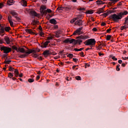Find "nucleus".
<instances>
[{
  "mask_svg": "<svg viewBox=\"0 0 128 128\" xmlns=\"http://www.w3.org/2000/svg\"><path fill=\"white\" fill-rule=\"evenodd\" d=\"M76 38L78 39L77 40L74 39H72L71 40H70L69 42L70 44H80L82 42V40H88V38H90V37H88V36L81 35L79 36H78Z\"/></svg>",
  "mask_w": 128,
  "mask_h": 128,
  "instance_id": "f257e3e1",
  "label": "nucleus"
},
{
  "mask_svg": "<svg viewBox=\"0 0 128 128\" xmlns=\"http://www.w3.org/2000/svg\"><path fill=\"white\" fill-rule=\"evenodd\" d=\"M109 18L112 20L116 22H118L119 20H122V16L120 13H118V14H114L109 16Z\"/></svg>",
  "mask_w": 128,
  "mask_h": 128,
  "instance_id": "f03ea898",
  "label": "nucleus"
},
{
  "mask_svg": "<svg viewBox=\"0 0 128 128\" xmlns=\"http://www.w3.org/2000/svg\"><path fill=\"white\" fill-rule=\"evenodd\" d=\"M96 42L94 38H90L86 40V42H84V44L86 43V46H90V48H92L94 46H95Z\"/></svg>",
  "mask_w": 128,
  "mask_h": 128,
  "instance_id": "7ed1b4c3",
  "label": "nucleus"
},
{
  "mask_svg": "<svg viewBox=\"0 0 128 128\" xmlns=\"http://www.w3.org/2000/svg\"><path fill=\"white\" fill-rule=\"evenodd\" d=\"M0 50L2 52L3 51L4 54H8L12 52V48L8 46H2L0 47Z\"/></svg>",
  "mask_w": 128,
  "mask_h": 128,
  "instance_id": "20e7f679",
  "label": "nucleus"
},
{
  "mask_svg": "<svg viewBox=\"0 0 128 128\" xmlns=\"http://www.w3.org/2000/svg\"><path fill=\"white\" fill-rule=\"evenodd\" d=\"M46 10V6L42 5L40 6V12L42 14H46V10Z\"/></svg>",
  "mask_w": 128,
  "mask_h": 128,
  "instance_id": "39448f33",
  "label": "nucleus"
},
{
  "mask_svg": "<svg viewBox=\"0 0 128 128\" xmlns=\"http://www.w3.org/2000/svg\"><path fill=\"white\" fill-rule=\"evenodd\" d=\"M82 28H84L83 27H81L78 28V29H77L76 30H75L74 33H73V35L74 36H76V34H82Z\"/></svg>",
  "mask_w": 128,
  "mask_h": 128,
  "instance_id": "423d86ee",
  "label": "nucleus"
},
{
  "mask_svg": "<svg viewBox=\"0 0 128 128\" xmlns=\"http://www.w3.org/2000/svg\"><path fill=\"white\" fill-rule=\"evenodd\" d=\"M76 22H74V24H78L79 26H82V20L80 19V17H77Z\"/></svg>",
  "mask_w": 128,
  "mask_h": 128,
  "instance_id": "0eeeda50",
  "label": "nucleus"
},
{
  "mask_svg": "<svg viewBox=\"0 0 128 128\" xmlns=\"http://www.w3.org/2000/svg\"><path fill=\"white\" fill-rule=\"evenodd\" d=\"M28 52V51H26L24 50V48L19 47L18 48V52H22V54H26Z\"/></svg>",
  "mask_w": 128,
  "mask_h": 128,
  "instance_id": "6e6552de",
  "label": "nucleus"
},
{
  "mask_svg": "<svg viewBox=\"0 0 128 128\" xmlns=\"http://www.w3.org/2000/svg\"><path fill=\"white\" fill-rule=\"evenodd\" d=\"M29 13L31 16H38V14L36 11L34 10H30L29 11Z\"/></svg>",
  "mask_w": 128,
  "mask_h": 128,
  "instance_id": "1a4fd4ad",
  "label": "nucleus"
},
{
  "mask_svg": "<svg viewBox=\"0 0 128 128\" xmlns=\"http://www.w3.org/2000/svg\"><path fill=\"white\" fill-rule=\"evenodd\" d=\"M104 7L100 8L97 10L96 14H100L104 13Z\"/></svg>",
  "mask_w": 128,
  "mask_h": 128,
  "instance_id": "9d476101",
  "label": "nucleus"
},
{
  "mask_svg": "<svg viewBox=\"0 0 128 128\" xmlns=\"http://www.w3.org/2000/svg\"><path fill=\"white\" fill-rule=\"evenodd\" d=\"M36 52L37 51L36 50L28 49V52H26V54H32L33 52V54H36Z\"/></svg>",
  "mask_w": 128,
  "mask_h": 128,
  "instance_id": "9b49d317",
  "label": "nucleus"
},
{
  "mask_svg": "<svg viewBox=\"0 0 128 128\" xmlns=\"http://www.w3.org/2000/svg\"><path fill=\"white\" fill-rule=\"evenodd\" d=\"M4 40L7 44H10V38L5 36L4 38Z\"/></svg>",
  "mask_w": 128,
  "mask_h": 128,
  "instance_id": "f8f14e48",
  "label": "nucleus"
},
{
  "mask_svg": "<svg viewBox=\"0 0 128 128\" xmlns=\"http://www.w3.org/2000/svg\"><path fill=\"white\" fill-rule=\"evenodd\" d=\"M50 42V41H46L44 43H43L41 45V48H46L48 44Z\"/></svg>",
  "mask_w": 128,
  "mask_h": 128,
  "instance_id": "ddd939ff",
  "label": "nucleus"
},
{
  "mask_svg": "<svg viewBox=\"0 0 128 128\" xmlns=\"http://www.w3.org/2000/svg\"><path fill=\"white\" fill-rule=\"evenodd\" d=\"M25 30L27 34H34V32H32V29L26 28Z\"/></svg>",
  "mask_w": 128,
  "mask_h": 128,
  "instance_id": "4468645a",
  "label": "nucleus"
},
{
  "mask_svg": "<svg viewBox=\"0 0 128 128\" xmlns=\"http://www.w3.org/2000/svg\"><path fill=\"white\" fill-rule=\"evenodd\" d=\"M42 54H44V58H48V56L50 55V51L48 50H46Z\"/></svg>",
  "mask_w": 128,
  "mask_h": 128,
  "instance_id": "2eb2a0df",
  "label": "nucleus"
},
{
  "mask_svg": "<svg viewBox=\"0 0 128 128\" xmlns=\"http://www.w3.org/2000/svg\"><path fill=\"white\" fill-rule=\"evenodd\" d=\"M50 24H57L56 20L54 18L50 19Z\"/></svg>",
  "mask_w": 128,
  "mask_h": 128,
  "instance_id": "dca6fc26",
  "label": "nucleus"
},
{
  "mask_svg": "<svg viewBox=\"0 0 128 128\" xmlns=\"http://www.w3.org/2000/svg\"><path fill=\"white\" fill-rule=\"evenodd\" d=\"M120 15L121 16H126V14H128V11H124V12H120Z\"/></svg>",
  "mask_w": 128,
  "mask_h": 128,
  "instance_id": "f3484780",
  "label": "nucleus"
},
{
  "mask_svg": "<svg viewBox=\"0 0 128 128\" xmlns=\"http://www.w3.org/2000/svg\"><path fill=\"white\" fill-rule=\"evenodd\" d=\"M11 4H14V0H8L7 4H8V6H12Z\"/></svg>",
  "mask_w": 128,
  "mask_h": 128,
  "instance_id": "a211bd4d",
  "label": "nucleus"
},
{
  "mask_svg": "<svg viewBox=\"0 0 128 128\" xmlns=\"http://www.w3.org/2000/svg\"><path fill=\"white\" fill-rule=\"evenodd\" d=\"M14 74H15V76L16 78H18V74H20V73H18V69H16L14 72Z\"/></svg>",
  "mask_w": 128,
  "mask_h": 128,
  "instance_id": "6ab92c4d",
  "label": "nucleus"
},
{
  "mask_svg": "<svg viewBox=\"0 0 128 128\" xmlns=\"http://www.w3.org/2000/svg\"><path fill=\"white\" fill-rule=\"evenodd\" d=\"M10 14H12V16H18V13L14 11H11L10 12Z\"/></svg>",
  "mask_w": 128,
  "mask_h": 128,
  "instance_id": "aec40b11",
  "label": "nucleus"
},
{
  "mask_svg": "<svg viewBox=\"0 0 128 128\" xmlns=\"http://www.w3.org/2000/svg\"><path fill=\"white\" fill-rule=\"evenodd\" d=\"M97 4L100 5V4H104V2H102L101 0H98L96 2Z\"/></svg>",
  "mask_w": 128,
  "mask_h": 128,
  "instance_id": "412c9836",
  "label": "nucleus"
},
{
  "mask_svg": "<svg viewBox=\"0 0 128 128\" xmlns=\"http://www.w3.org/2000/svg\"><path fill=\"white\" fill-rule=\"evenodd\" d=\"M63 9L64 10H70V7L68 6H63Z\"/></svg>",
  "mask_w": 128,
  "mask_h": 128,
  "instance_id": "4be33fe9",
  "label": "nucleus"
},
{
  "mask_svg": "<svg viewBox=\"0 0 128 128\" xmlns=\"http://www.w3.org/2000/svg\"><path fill=\"white\" fill-rule=\"evenodd\" d=\"M21 4L22 6H26V1L22 0Z\"/></svg>",
  "mask_w": 128,
  "mask_h": 128,
  "instance_id": "5701e85b",
  "label": "nucleus"
},
{
  "mask_svg": "<svg viewBox=\"0 0 128 128\" xmlns=\"http://www.w3.org/2000/svg\"><path fill=\"white\" fill-rule=\"evenodd\" d=\"M28 54H20L18 56V58H26V56Z\"/></svg>",
  "mask_w": 128,
  "mask_h": 128,
  "instance_id": "b1692460",
  "label": "nucleus"
},
{
  "mask_svg": "<svg viewBox=\"0 0 128 128\" xmlns=\"http://www.w3.org/2000/svg\"><path fill=\"white\" fill-rule=\"evenodd\" d=\"M4 31L7 32H10V26H5L4 27Z\"/></svg>",
  "mask_w": 128,
  "mask_h": 128,
  "instance_id": "393cba45",
  "label": "nucleus"
},
{
  "mask_svg": "<svg viewBox=\"0 0 128 128\" xmlns=\"http://www.w3.org/2000/svg\"><path fill=\"white\" fill-rule=\"evenodd\" d=\"M12 50H15L17 51V52H18V48L16 47V46H12Z\"/></svg>",
  "mask_w": 128,
  "mask_h": 128,
  "instance_id": "a878e982",
  "label": "nucleus"
},
{
  "mask_svg": "<svg viewBox=\"0 0 128 128\" xmlns=\"http://www.w3.org/2000/svg\"><path fill=\"white\" fill-rule=\"evenodd\" d=\"M110 58H111L113 60H118V58L112 55H110Z\"/></svg>",
  "mask_w": 128,
  "mask_h": 128,
  "instance_id": "bb28decb",
  "label": "nucleus"
},
{
  "mask_svg": "<svg viewBox=\"0 0 128 128\" xmlns=\"http://www.w3.org/2000/svg\"><path fill=\"white\" fill-rule=\"evenodd\" d=\"M76 20H78V18H74L70 21V24H74V22H76Z\"/></svg>",
  "mask_w": 128,
  "mask_h": 128,
  "instance_id": "cd10ccee",
  "label": "nucleus"
},
{
  "mask_svg": "<svg viewBox=\"0 0 128 128\" xmlns=\"http://www.w3.org/2000/svg\"><path fill=\"white\" fill-rule=\"evenodd\" d=\"M10 62H12V60H6V59L5 61L4 62V64H10Z\"/></svg>",
  "mask_w": 128,
  "mask_h": 128,
  "instance_id": "c85d7f7f",
  "label": "nucleus"
},
{
  "mask_svg": "<svg viewBox=\"0 0 128 128\" xmlns=\"http://www.w3.org/2000/svg\"><path fill=\"white\" fill-rule=\"evenodd\" d=\"M82 50H84V48H80V49L76 48L74 49V50H75V52H82Z\"/></svg>",
  "mask_w": 128,
  "mask_h": 128,
  "instance_id": "c756f323",
  "label": "nucleus"
},
{
  "mask_svg": "<svg viewBox=\"0 0 128 128\" xmlns=\"http://www.w3.org/2000/svg\"><path fill=\"white\" fill-rule=\"evenodd\" d=\"M57 10H58V12H60V10H64V6L58 7Z\"/></svg>",
  "mask_w": 128,
  "mask_h": 128,
  "instance_id": "7c9ffc66",
  "label": "nucleus"
},
{
  "mask_svg": "<svg viewBox=\"0 0 128 128\" xmlns=\"http://www.w3.org/2000/svg\"><path fill=\"white\" fill-rule=\"evenodd\" d=\"M112 38V36L110 35H108L106 38V40H110Z\"/></svg>",
  "mask_w": 128,
  "mask_h": 128,
  "instance_id": "2f4dec72",
  "label": "nucleus"
},
{
  "mask_svg": "<svg viewBox=\"0 0 128 128\" xmlns=\"http://www.w3.org/2000/svg\"><path fill=\"white\" fill-rule=\"evenodd\" d=\"M67 56L68 58H74V54H69Z\"/></svg>",
  "mask_w": 128,
  "mask_h": 128,
  "instance_id": "473e14b6",
  "label": "nucleus"
},
{
  "mask_svg": "<svg viewBox=\"0 0 128 128\" xmlns=\"http://www.w3.org/2000/svg\"><path fill=\"white\" fill-rule=\"evenodd\" d=\"M110 2H112V4H116V2H118V0H110Z\"/></svg>",
  "mask_w": 128,
  "mask_h": 128,
  "instance_id": "72a5a7b5",
  "label": "nucleus"
},
{
  "mask_svg": "<svg viewBox=\"0 0 128 128\" xmlns=\"http://www.w3.org/2000/svg\"><path fill=\"white\" fill-rule=\"evenodd\" d=\"M28 82H34V78H29L28 80Z\"/></svg>",
  "mask_w": 128,
  "mask_h": 128,
  "instance_id": "f704fd0d",
  "label": "nucleus"
},
{
  "mask_svg": "<svg viewBox=\"0 0 128 128\" xmlns=\"http://www.w3.org/2000/svg\"><path fill=\"white\" fill-rule=\"evenodd\" d=\"M8 78H12V76H14V74H12V72H10L8 74Z\"/></svg>",
  "mask_w": 128,
  "mask_h": 128,
  "instance_id": "c9c22d12",
  "label": "nucleus"
},
{
  "mask_svg": "<svg viewBox=\"0 0 128 128\" xmlns=\"http://www.w3.org/2000/svg\"><path fill=\"white\" fill-rule=\"evenodd\" d=\"M2 58H6V60H8V54H4L3 55H2Z\"/></svg>",
  "mask_w": 128,
  "mask_h": 128,
  "instance_id": "e433bc0d",
  "label": "nucleus"
},
{
  "mask_svg": "<svg viewBox=\"0 0 128 128\" xmlns=\"http://www.w3.org/2000/svg\"><path fill=\"white\" fill-rule=\"evenodd\" d=\"M86 13L89 14H94V11H92V10H88V11H87Z\"/></svg>",
  "mask_w": 128,
  "mask_h": 128,
  "instance_id": "4c0bfd02",
  "label": "nucleus"
},
{
  "mask_svg": "<svg viewBox=\"0 0 128 128\" xmlns=\"http://www.w3.org/2000/svg\"><path fill=\"white\" fill-rule=\"evenodd\" d=\"M102 16H104V18H106V16H108V12L106 13H104V14H102Z\"/></svg>",
  "mask_w": 128,
  "mask_h": 128,
  "instance_id": "58836bf2",
  "label": "nucleus"
},
{
  "mask_svg": "<svg viewBox=\"0 0 128 128\" xmlns=\"http://www.w3.org/2000/svg\"><path fill=\"white\" fill-rule=\"evenodd\" d=\"M76 79L77 80H82V78H80V76H76Z\"/></svg>",
  "mask_w": 128,
  "mask_h": 128,
  "instance_id": "ea45409f",
  "label": "nucleus"
},
{
  "mask_svg": "<svg viewBox=\"0 0 128 128\" xmlns=\"http://www.w3.org/2000/svg\"><path fill=\"white\" fill-rule=\"evenodd\" d=\"M64 44H68V42H70V39H66L64 41Z\"/></svg>",
  "mask_w": 128,
  "mask_h": 128,
  "instance_id": "a19ab883",
  "label": "nucleus"
},
{
  "mask_svg": "<svg viewBox=\"0 0 128 128\" xmlns=\"http://www.w3.org/2000/svg\"><path fill=\"white\" fill-rule=\"evenodd\" d=\"M46 14L48 12V14H50V12H52V10H50V9H47L46 10Z\"/></svg>",
  "mask_w": 128,
  "mask_h": 128,
  "instance_id": "79ce46f5",
  "label": "nucleus"
},
{
  "mask_svg": "<svg viewBox=\"0 0 128 128\" xmlns=\"http://www.w3.org/2000/svg\"><path fill=\"white\" fill-rule=\"evenodd\" d=\"M90 64H85V68H86L87 67L90 68Z\"/></svg>",
  "mask_w": 128,
  "mask_h": 128,
  "instance_id": "37998d69",
  "label": "nucleus"
},
{
  "mask_svg": "<svg viewBox=\"0 0 128 128\" xmlns=\"http://www.w3.org/2000/svg\"><path fill=\"white\" fill-rule=\"evenodd\" d=\"M40 36H44V34L42 32V30L40 32Z\"/></svg>",
  "mask_w": 128,
  "mask_h": 128,
  "instance_id": "c03bdc74",
  "label": "nucleus"
},
{
  "mask_svg": "<svg viewBox=\"0 0 128 128\" xmlns=\"http://www.w3.org/2000/svg\"><path fill=\"white\" fill-rule=\"evenodd\" d=\"M38 54H33L32 57L34 58H38Z\"/></svg>",
  "mask_w": 128,
  "mask_h": 128,
  "instance_id": "a18cd8bd",
  "label": "nucleus"
},
{
  "mask_svg": "<svg viewBox=\"0 0 128 128\" xmlns=\"http://www.w3.org/2000/svg\"><path fill=\"white\" fill-rule=\"evenodd\" d=\"M8 22H10V26H14V22H12V20H9Z\"/></svg>",
  "mask_w": 128,
  "mask_h": 128,
  "instance_id": "49530a36",
  "label": "nucleus"
},
{
  "mask_svg": "<svg viewBox=\"0 0 128 128\" xmlns=\"http://www.w3.org/2000/svg\"><path fill=\"white\" fill-rule=\"evenodd\" d=\"M14 68L10 67V68H9L8 70H10V72H14Z\"/></svg>",
  "mask_w": 128,
  "mask_h": 128,
  "instance_id": "de8ad7c7",
  "label": "nucleus"
},
{
  "mask_svg": "<svg viewBox=\"0 0 128 128\" xmlns=\"http://www.w3.org/2000/svg\"><path fill=\"white\" fill-rule=\"evenodd\" d=\"M73 60H74V62H78V59L76 58H74Z\"/></svg>",
  "mask_w": 128,
  "mask_h": 128,
  "instance_id": "09e8293b",
  "label": "nucleus"
},
{
  "mask_svg": "<svg viewBox=\"0 0 128 128\" xmlns=\"http://www.w3.org/2000/svg\"><path fill=\"white\" fill-rule=\"evenodd\" d=\"M8 21L12 20V16H8Z\"/></svg>",
  "mask_w": 128,
  "mask_h": 128,
  "instance_id": "8fccbe9b",
  "label": "nucleus"
},
{
  "mask_svg": "<svg viewBox=\"0 0 128 128\" xmlns=\"http://www.w3.org/2000/svg\"><path fill=\"white\" fill-rule=\"evenodd\" d=\"M42 4H46V2H48V0H41Z\"/></svg>",
  "mask_w": 128,
  "mask_h": 128,
  "instance_id": "3c124183",
  "label": "nucleus"
},
{
  "mask_svg": "<svg viewBox=\"0 0 128 128\" xmlns=\"http://www.w3.org/2000/svg\"><path fill=\"white\" fill-rule=\"evenodd\" d=\"M123 26V28L124 30H126V28H128V26L127 25H124V26Z\"/></svg>",
  "mask_w": 128,
  "mask_h": 128,
  "instance_id": "603ef678",
  "label": "nucleus"
},
{
  "mask_svg": "<svg viewBox=\"0 0 128 128\" xmlns=\"http://www.w3.org/2000/svg\"><path fill=\"white\" fill-rule=\"evenodd\" d=\"M33 24L34 26V24H38V22L36 21L35 20H32Z\"/></svg>",
  "mask_w": 128,
  "mask_h": 128,
  "instance_id": "864d4df0",
  "label": "nucleus"
},
{
  "mask_svg": "<svg viewBox=\"0 0 128 128\" xmlns=\"http://www.w3.org/2000/svg\"><path fill=\"white\" fill-rule=\"evenodd\" d=\"M14 18L16 19L17 20H20V18L18 17V16H15Z\"/></svg>",
  "mask_w": 128,
  "mask_h": 128,
  "instance_id": "5fc2aeb1",
  "label": "nucleus"
},
{
  "mask_svg": "<svg viewBox=\"0 0 128 128\" xmlns=\"http://www.w3.org/2000/svg\"><path fill=\"white\" fill-rule=\"evenodd\" d=\"M106 22H102V24H101V26H106Z\"/></svg>",
  "mask_w": 128,
  "mask_h": 128,
  "instance_id": "6e6d98bb",
  "label": "nucleus"
},
{
  "mask_svg": "<svg viewBox=\"0 0 128 128\" xmlns=\"http://www.w3.org/2000/svg\"><path fill=\"white\" fill-rule=\"evenodd\" d=\"M54 28L55 30H58V25H54Z\"/></svg>",
  "mask_w": 128,
  "mask_h": 128,
  "instance_id": "4d7b16f0",
  "label": "nucleus"
},
{
  "mask_svg": "<svg viewBox=\"0 0 128 128\" xmlns=\"http://www.w3.org/2000/svg\"><path fill=\"white\" fill-rule=\"evenodd\" d=\"M116 70H117V72H120V67H116Z\"/></svg>",
  "mask_w": 128,
  "mask_h": 128,
  "instance_id": "13d9d810",
  "label": "nucleus"
},
{
  "mask_svg": "<svg viewBox=\"0 0 128 128\" xmlns=\"http://www.w3.org/2000/svg\"><path fill=\"white\" fill-rule=\"evenodd\" d=\"M0 44H4V39H2L0 40Z\"/></svg>",
  "mask_w": 128,
  "mask_h": 128,
  "instance_id": "bf43d9fd",
  "label": "nucleus"
},
{
  "mask_svg": "<svg viewBox=\"0 0 128 128\" xmlns=\"http://www.w3.org/2000/svg\"><path fill=\"white\" fill-rule=\"evenodd\" d=\"M38 60H42V56H38L37 57Z\"/></svg>",
  "mask_w": 128,
  "mask_h": 128,
  "instance_id": "052dcab7",
  "label": "nucleus"
},
{
  "mask_svg": "<svg viewBox=\"0 0 128 128\" xmlns=\"http://www.w3.org/2000/svg\"><path fill=\"white\" fill-rule=\"evenodd\" d=\"M85 8H79V10H85Z\"/></svg>",
  "mask_w": 128,
  "mask_h": 128,
  "instance_id": "680f3d73",
  "label": "nucleus"
},
{
  "mask_svg": "<svg viewBox=\"0 0 128 128\" xmlns=\"http://www.w3.org/2000/svg\"><path fill=\"white\" fill-rule=\"evenodd\" d=\"M92 30H93V32H96V30H98V29H96V28H92Z\"/></svg>",
  "mask_w": 128,
  "mask_h": 128,
  "instance_id": "e2e57ef3",
  "label": "nucleus"
},
{
  "mask_svg": "<svg viewBox=\"0 0 128 128\" xmlns=\"http://www.w3.org/2000/svg\"><path fill=\"white\" fill-rule=\"evenodd\" d=\"M80 54L81 56H82V57L84 56V52H80Z\"/></svg>",
  "mask_w": 128,
  "mask_h": 128,
  "instance_id": "0e129e2a",
  "label": "nucleus"
},
{
  "mask_svg": "<svg viewBox=\"0 0 128 128\" xmlns=\"http://www.w3.org/2000/svg\"><path fill=\"white\" fill-rule=\"evenodd\" d=\"M4 6V4L2 3H0V8H2Z\"/></svg>",
  "mask_w": 128,
  "mask_h": 128,
  "instance_id": "69168bd1",
  "label": "nucleus"
},
{
  "mask_svg": "<svg viewBox=\"0 0 128 128\" xmlns=\"http://www.w3.org/2000/svg\"><path fill=\"white\" fill-rule=\"evenodd\" d=\"M122 60H128V57H125V58L122 57Z\"/></svg>",
  "mask_w": 128,
  "mask_h": 128,
  "instance_id": "338daca9",
  "label": "nucleus"
},
{
  "mask_svg": "<svg viewBox=\"0 0 128 128\" xmlns=\"http://www.w3.org/2000/svg\"><path fill=\"white\" fill-rule=\"evenodd\" d=\"M64 52V50H62V51H60V54L61 56H62V53Z\"/></svg>",
  "mask_w": 128,
  "mask_h": 128,
  "instance_id": "774afa93",
  "label": "nucleus"
}]
</instances>
